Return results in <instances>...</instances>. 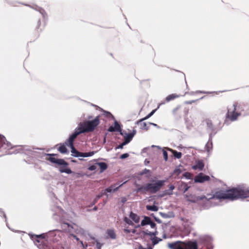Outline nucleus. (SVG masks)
Listing matches in <instances>:
<instances>
[{
  "mask_svg": "<svg viewBox=\"0 0 249 249\" xmlns=\"http://www.w3.org/2000/svg\"><path fill=\"white\" fill-rule=\"evenodd\" d=\"M138 249H153L151 247H148L147 248H143L141 245H139Z\"/></svg>",
  "mask_w": 249,
  "mask_h": 249,
  "instance_id": "nucleus-39",
  "label": "nucleus"
},
{
  "mask_svg": "<svg viewBox=\"0 0 249 249\" xmlns=\"http://www.w3.org/2000/svg\"><path fill=\"white\" fill-rule=\"evenodd\" d=\"M129 217L136 223H139L140 221L139 216L132 212H131L130 213Z\"/></svg>",
  "mask_w": 249,
  "mask_h": 249,
  "instance_id": "nucleus-16",
  "label": "nucleus"
},
{
  "mask_svg": "<svg viewBox=\"0 0 249 249\" xmlns=\"http://www.w3.org/2000/svg\"><path fill=\"white\" fill-rule=\"evenodd\" d=\"M58 150L62 154H66L68 152V150L64 144H60Z\"/></svg>",
  "mask_w": 249,
  "mask_h": 249,
  "instance_id": "nucleus-21",
  "label": "nucleus"
},
{
  "mask_svg": "<svg viewBox=\"0 0 249 249\" xmlns=\"http://www.w3.org/2000/svg\"><path fill=\"white\" fill-rule=\"evenodd\" d=\"M210 178L209 176L205 175L202 173H199L195 178V181L196 182L203 183L206 181H209Z\"/></svg>",
  "mask_w": 249,
  "mask_h": 249,
  "instance_id": "nucleus-9",
  "label": "nucleus"
},
{
  "mask_svg": "<svg viewBox=\"0 0 249 249\" xmlns=\"http://www.w3.org/2000/svg\"><path fill=\"white\" fill-rule=\"evenodd\" d=\"M144 120H142V119L137 122V124L140 126L141 129L147 131L148 130V127L147 126V124L145 122H143Z\"/></svg>",
  "mask_w": 249,
  "mask_h": 249,
  "instance_id": "nucleus-14",
  "label": "nucleus"
},
{
  "mask_svg": "<svg viewBox=\"0 0 249 249\" xmlns=\"http://www.w3.org/2000/svg\"><path fill=\"white\" fill-rule=\"evenodd\" d=\"M188 187H187V188H186L185 189V190L184 192L188 190Z\"/></svg>",
  "mask_w": 249,
  "mask_h": 249,
  "instance_id": "nucleus-53",
  "label": "nucleus"
},
{
  "mask_svg": "<svg viewBox=\"0 0 249 249\" xmlns=\"http://www.w3.org/2000/svg\"><path fill=\"white\" fill-rule=\"evenodd\" d=\"M124 145H125V144H124V142H123L122 144H120V145L118 146V148H123V147Z\"/></svg>",
  "mask_w": 249,
  "mask_h": 249,
  "instance_id": "nucleus-47",
  "label": "nucleus"
},
{
  "mask_svg": "<svg viewBox=\"0 0 249 249\" xmlns=\"http://www.w3.org/2000/svg\"><path fill=\"white\" fill-rule=\"evenodd\" d=\"M108 131L109 132H111L116 131V130L114 128V127H113V126H109L108 129Z\"/></svg>",
  "mask_w": 249,
  "mask_h": 249,
  "instance_id": "nucleus-38",
  "label": "nucleus"
},
{
  "mask_svg": "<svg viewBox=\"0 0 249 249\" xmlns=\"http://www.w3.org/2000/svg\"><path fill=\"white\" fill-rule=\"evenodd\" d=\"M94 154V152H85L83 153V157H88L92 156Z\"/></svg>",
  "mask_w": 249,
  "mask_h": 249,
  "instance_id": "nucleus-28",
  "label": "nucleus"
},
{
  "mask_svg": "<svg viewBox=\"0 0 249 249\" xmlns=\"http://www.w3.org/2000/svg\"><path fill=\"white\" fill-rule=\"evenodd\" d=\"M97 163H95L94 165L90 166L88 168V170L89 171H93V170H96L97 169Z\"/></svg>",
  "mask_w": 249,
  "mask_h": 249,
  "instance_id": "nucleus-29",
  "label": "nucleus"
},
{
  "mask_svg": "<svg viewBox=\"0 0 249 249\" xmlns=\"http://www.w3.org/2000/svg\"><path fill=\"white\" fill-rule=\"evenodd\" d=\"M249 197V189L242 187L233 188L228 190H218L209 199H230L233 200Z\"/></svg>",
  "mask_w": 249,
  "mask_h": 249,
  "instance_id": "nucleus-1",
  "label": "nucleus"
},
{
  "mask_svg": "<svg viewBox=\"0 0 249 249\" xmlns=\"http://www.w3.org/2000/svg\"><path fill=\"white\" fill-rule=\"evenodd\" d=\"M11 148V144L6 141L4 136L0 135V150L10 149Z\"/></svg>",
  "mask_w": 249,
  "mask_h": 249,
  "instance_id": "nucleus-7",
  "label": "nucleus"
},
{
  "mask_svg": "<svg viewBox=\"0 0 249 249\" xmlns=\"http://www.w3.org/2000/svg\"><path fill=\"white\" fill-rule=\"evenodd\" d=\"M170 249H198L196 241H180L169 243L167 245Z\"/></svg>",
  "mask_w": 249,
  "mask_h": 249,
  "instance_id": "nucleus-3",
  "label": "nucleus"
},
{
  "mask_svg": "<svg viewBox=\"0 0 249 249\" xmlns=\"http://www.w3.org/2000/svg\"><path fill=\"white\" fill-rule=\"evenodd\" d=\"M95 242L96 243V248L97 249H101L103 244L98 242L97 240H96Z\"/></svg>",
  "mask_w": 249,
  "mask_h": 249,
  "instance_id": "nucleus-34",
  "label": "nucleus"
},
{
  "mask_svg": "<svg viewBox=\"0 0 249 249\" xmlns=\"http://www.w3.org/2000/svg\"><path fill=\"white\" fill-rule=\"evenodd\" d=\"M99 124V116H98L93 120L88 121L83 123H80L78 128L82 133L90 132L94 131L95 128Z\"/></svg>",
  "mask_w": 249,
  "mask_h": 249,
  "instance_id": "nucleus-5",
  "label": "nucleus"
},
{
  "mask_svg": "<svg viewBox=\"0 0 249 249\" xmlns=\"http://www.w3.org/2000/svg\"><path fill=\"white\" fill-rule=\"evenodd\" d=\"M169 188H170V190H171V191H172L173 190H174V189L175 187H174V185H171V186H170V187H169Z\"/></svg>",
  "mask_w": 249,
  "mask_h": 249,
  "instance_id": "nucleus-48",
  "label": "nucleus"
},
{
  "mask_svg": "<svg viewBox=\"0 0 249 249\" xmlns=\"http://www.w3.org/2000/svg\"><path fill=\"white\" fill-rule=\"evenodd\" d=\"M46 156H49L48 158H46V160H48L52 163H56L59 165H63V166L59 168V171L60 173H66L67 174H71L72 173L71 170L67 167L68 165V163L61 159H55L54 157L57 156L58 155L56 154H46Z\"/></svg>",
  "mask_w": 249,
  "mask_h": 249,
  "instance_id": "nucleus-4",
  "label": "nucleus"
},
{
  "mask_svg": "<svg viewBox=\"0 0 249 249\" xmlns=\"http://www.w3.org/2000/svg\"><path fill=\"white\" fill-rule=\"evenodd\" d=\"M83 153L79 152V154L78 155H74V156L78 157H83Z\"/></svg>",
  "mask_w": 249,
  "mask_h": 249,
  "instance_id": "nucleus-43",
  "label": "nucleus"
},
{
  "mask_svg": "<svg viewBox=\"0 0 249 249\" xmlns=\"http://www.w3.org/2000/svg\"><path fill=\"white\" fill-rule=\"evenodd\" d=\"M237 103H234L232 106L227 108V112L225 115L224 124H228L229 121L234 122L237 120L241 116V113L237 110Z\"/></svg>",
  "mask_w": 249,
  "mask_h": 249,
  "instance_id": "nucleus-6",
  "label": "nucleus"
},
{
  "mask_svg": "<svg viewBox=\"0 0 249 249\" xmlns=\"http://www.w3.org/2000/svg\"><path fill=\"white\" fill-rule=\"evenodd\" d=\"M163 158H164V160L165 161H167L168 160V153L164 150H163Z\"/></svg>",
  "mask_w": 249,
  "mask_h": 249,
  "instance_id": "nucleus-33",
  "label": "nucleus"
},
{
  "mask_svg": "<svg viewBox=\"0 0 249 249\" xmlns=\"http://www.w3.org/2000/svg\"><path fill=\"white\" fill-rule=\"evenodd\" d=\"M136 133V131L133 130L132 133H125V135L124 136V144H126L129 143L132 139L134 135Z\"/></svg>",
  "mask_w": 249,
  "mask_h": 249,
  "instance_id": "nucleus-11",
  "label": "nucleus"
},
{
  "mask_svg": "<svg viewBox=\"0 0 249 249\" xmlns=\"http://www.w3.org/2000/svg\"><path fill=\"white\" fill-rule=\"evenodd\" d=\"M185 197L187 201L191 202H196L197 200H203V199H207L206 197L205 196H198L196 198H195L194 196L192 195H186L185 196Z\"/></svg>",
  "mask_w": 249,
  "mask_h": 249,
  "instance_id": "nucleus-10",
  "label": "nucleus"
},
{
  "mask_svg": "<svg viewBox=\"0 0 249 249\" xmlns=\"http://www.w3.org/2000/svg\"><path fill=\"white\" fill-rule=\"evenodd\" d=\"M79 242L84 249H87V248L88 247V244L87 243L84 244L83 241H79Z\"/></svg>",
  "mask_w": 249,
  "mask_h": 249,
  "instance_id": "nucleus-36",
  "label": "nucleus"
},
{
  "mask_svg": "<svg viewBox=\"0 0 249 249\" xmlns=\"http://www.w3.org/2000/svg\"><path fill=\"white\" fill-rule=\"evenodd\" d=\"M184 176L187 178H189V177L190 176V174L189 173H185L184 174Z\"/></svg>",
  "mask_w": 249,
  "mask_h": 249,
  "instance_id": "nucleus-46",
  "label": "nucleus"
},
{
  "mask_svg": "<svg viewBox=\"0 0 249 249\" xmlns=\"http://www.w3.org/2000/svg\"><path fill=\"white\" fill-rule=\"evenodd\" d=\"M151 240L152 241V243L153 245H155L159 243L160 241H161V239L158 238V237L154 236L151 238Z\"/></svg>",
  "mask_w": 249,
  "mask_h": 249,
  "instance_id": "nucleus-26",
  "label": "nucleus"
},
{
  "mask_svg": "<svg viewBox=\"0 0 249 249\" xmlns=\"http://www.w3.org/2000/svg\"><path fill=\"white\" fill-rule=\"evenodd\" d=\"M128 156H129L128 154L125 153V154H123L121 155V156H120V158L122 159H124L127 158Z\"/></svg>",
  "mask_w": 249,
  "mask_h": 249,
  "instance_id": "nucleus-37",
  "label": "nucleus"
},
{
  "mask_svg": "<svg viewBox=\"0 0 249 249\" xmlns=\"http://www.w3.org/2000/svg\"><path fill=\"white\" fill-rule=\"evenodd\" d=\"M124 221H125V222H126L127 224L130 225H133L132 221L126 217H125L124 218Z\"/></svg>",
  "mask_w": 249,
  "mask_h": 249,
  "instance_id": "nucleus-32",
  "label": "nucleus"
},
{
  "mask_svg": "<svg viewBox=\"0 0 249 249\" xmlns=\"http://www.w3.org/2000/svg\"><path fill=\"white\" fill-rule=\"evenodd\" d=\"M124 231L127 232V233H130L131 232V231L129 230H127V229H125L124 230Z\"/></svg>",
  "mask_w": 249,
  "mask_h": 249,
  "instance_id": "nucleus-49",
  "label": "nucleus"
},
{
  "mask_svg": "<svg viewBox=\"0 0 249 249\" xmlns=\"http://www.w3.org/2000/svg\"><path fill=\"white\" fill-rule=\"evenodd\" d=\"M149 225L150 226L151 228H153V229H156V224L155 223V222H154L153 221H152L151 220V221L150 222V223L149 224Z\"/></svg>",
  "mask_w": 249,
  "mask_h": 249,
  "instance_id": "nucleus-35",
  "label": "nucleus"
},
{
  "mask_svg": "<svg viewBox=\"0 0 249 249\" xmlns=\"http://www.w3.org/2000/svg\"><path fill=\"white\" fill-rule=\"evenodd\" d=\"M101 197V196H99H99H96V197L95 198V199L94 200V201H93V204H95L97 202V200H98V199H99Z\"/></svg>",
  "mask_w": 249,
  "mask_h": 249,
  "instance_id": "nucleus-42",
  "label": "nucleus"
},
{
  "mask_svg": "<svg viewBox=\"0 0 249 249\" xmlns=\"http://www.w3.org/2000/svg\"><path fill=\"white\" fill-rule=\"evenodd\" d=\"M107 233L108 236L111 239H115L116 237V233L114 230L109 229L107 231Z\"/></svg>",
  "mask_w": 249,
  "mask_h": 249,
  "instance_id": "nucleus-19",
  "label": "nucleus"
},
{
  "mask_svg": "<svg viewBox=\"0 0 249 249\" xmlns=\"http://www.w3.org/2000/svg\"><path fill=\"white\" fill-rule=\"evenodd\" d=\"M204 167V164L203 160H198L196 161V164L192 166V168L194 170L198 169L199 170L201 171L203 170Z\"/></svg>",
  "mask_w": 249,
  "mask_h": 249,
  "instance_id": "nucleus-13",
  "label": "nucleus"
},
{
  "mask_svg": "<svg viewBox=\"0 0 249 249\" xmlns=\"http://www.w3.org/2000/svg\"><path fill=\"white\" fill-rule=\"evenodd\" d=\"M94 211H96L97 210V207L96 206L94 207L93 209Z\"/></svg>",
  "mask_w": 249,
  "mask_h": 249,
  "instance_id": "nucleus-51",
  "label": "nucleus"
},
{
  "mask_svg": "<svg viewBox=\"0 0 249 249\" xmlns=\"http://www.w3.org/2000/svg\"><path fill=\"white\" fill-rule=\"evenodd\" d=\"M155 112V110L152 111L149 114H148L146 116L142 118V120H145L150 118Z\"/></svg>",
  "mask_w": 249,
  "mask_h": 249,
  "instance_id": "nucleus-30",
  "label": "nucleus"
},
{
  "mask_svg": "<svg viewBox=\"0 0 249 249\" xmlns=\"http://www.w3.org/2000/svg\"><path fill=\"white\" fill-rule=\"evenodd\" d=\"M158 233V232L156 230H155V231H153V232H151V231H148L147 230L145 232V234H147V235H149V236H151V239L155 236Z\"/></svg>",
  "mask_w": 249,
  "mask_h": 249,
  "instance_id": "nucleus-25",
  "label": "nucleus"
},
{
  "mask_svg": "<svg viewBox=\"0 0 249 249\" xmlns=\"http://www.w3.org/2000/svg\"><path fill=\"white\" fill-rule=\"evenodd\" d=\"M113 127H114L116 131H121V126L117 121L114 122V126Z\"/></svg>",
  "mask_w": 249,
  "mask_h": 249,
  "instance_id": "nucleus-24",
  "label": "nucleus"
},
{
  "mask_svg": "<svg viewBox=\"0 0 249 249\" xmlns=\"http://www.w3.org/2000/svg\"><path fill=\"white\" fill-rule=\"evenodd\" d=\"M155 112V110L152 111L149 114H148L146 116L142 118V120H145L150 118Z\"/></svg>",
  "mask_w": 249,
  "mask_h": 249,
  "instance_id": "nucleus-31",
  "label": "nucleus"
},
{
  "mask_svg": "<svg viewBox=\"0 0 249 249\" xmlns=\"http://www.w3.org/2000/svg\"><path fill=\"white\" fill-rule=\"evenodd\" d=\"M71 236H72L74 239H75L77 241H80L79 240V238L77 237L75 235L72 234Z\"/></svg>",
  "mask_w": 249,
  "mask_h": 249,
  "instance_id": "nucleus-44",
  "label": "nucleus"
},
{
  "mask_svg": "<svg viewBox=\"0 0 249 249\" xmlns=\"http://www.w3.org/2000/svg\"><path fill=\"white\" fill-rule=\"evenodd\" d=\"M179 107H177V108H175V109L173 110V113H174V114H177L178 111V110H179Z\"/></svg>",
  "mask_w": 249,
  "mask_h": 249,
  "instance_id": "nucleus-45",
  "label": "nucleus"
},
{
  "mask_svg": "<svg viewBox=\"0 0 249 249\" xmlns=\"http://www.w3.org/2000/svg\"><path fill=\"white\" fill-rule=\"evenodd\" d=\"M125 201H126V199L125 198H124L123 199L122 202H125Z\"/></svg>",
  "mask_w": 249,
  "mask_h": 249,
  "instance_id": "nucleus-52",
  "label": "nucleus"
},
{
  "mask_svg": "<svg viewBox=\"0 0 249 249\" xmlns=\"http://www.w3.org/2000/svg\"><path fill=\"white\" fill-rule=\"evenodd\" d=\"M204 122L207 125L208 129L210 131H213V125L212 120L209 119H206L205 120Z\"/></svg>",
  "mask_w": 249,
  "mask_h": 249,
  "instance_id": "nucleus-15",
  "label": "nucleus"
},
{
  "mask_svg": "<svg viewBox=\"0 0 249 249\" xmlns=\"http://www.w3.org/2000/svg\"><path fill=\"white\" fill-rule=\"evenodd\" d=\"M179 97V95H178L176 93L171 94L168 95L166 97L165 100L166 102H170L171 100H173Z\"/></svg>",
  "mask_w": 249,
  "mask_h": 249,
  "instance_id": "nucleus-18",
  "label": "nucleus"
},
{
  "mask_svg": "<svg viewBox=\"0 0 249 249\" xmlns=\"http://www.w3.org/2000/svg\"><path fill=\"white\" fill-rule=\"evenodd\" d=\"M154 183H148L145 185L142 186L138 189L139 192L146 194L149 192L151 194H155L159 192L162 187L164 185L165 181L164 180H159L157 181L152 180Z\"/></svg>",
  "mask_w": 249,
  "mask_h": 249,
  "instance_id": "nucleus-2",
  "label": "nucleus"
},
{
  "mask_svg": "<svg viewBox=\"0 0 249 249\" xmlns=\"http://www.w3.org/2000/svg\"><path fill=\"white\" fill-rule=\"evenodd\" d=\"M149 124H151V125H155V126H156L157 124H154V123H149Z\"/></svg>",
  "mask_w": 249,
  "mask_h": 249,
  "instance_id": "nucleus-50",
  "label": "nucleus"
},
{
  "mask_svg": "<svg viewBox=\"0 0 249 249\" xmlns=\"http://www.w3.org/2000/svg\"><path fill=\"white\" fill-rule=\"evenodd\" d=\"M151 221V219L149 217L144 216V219L142 221L141 224L142 226L149 225Z\"/></svg>",
  "mask_w": 249,
  "mask_h": 249,
  "instance_id": "nucleus-20",
  "label": "nucleus"
},
{
  "mask_svg": "<svg viewBox=\"0 0 249 249\" xmlns=\"http://www.w3.org/2000/svg\"><path fill=\"white\" fill-rule=\"evenodd\" d=\"M196 101H197V100H190V101H187L185 102V104H192V103H194L195 102H196Z\"/></svg>",
  "mask_w": 249,
  "mask_h": 249,
  "instance_id": "nucleus-40",
  "label": "nucleus"
},
{
  "mask_svg": "<svg viewBox=\"0 0 249 249\" xmlns=\"http://www.w3.org/2000/svg\"><path fill=\"white\" fill-rule=\"evenodd\" d=\"M81 133V131L78 130V128H77L74 133H73L65 142L66 144L68 146H72V145H73L74 140L78 135Z\"/></svg>",
  "mask_w": 249,
  "mask_h": 249,
  "instance_id": "nucleus-8",
  "label": "nucleus"
},
{
  "mask_svg": "<svg viewBox=\"0 0 249 249\" xmlns=\"http://www.w3.org/2000/svg\"><path fill=\"white\" fill-rule=\"evenodd\" d=\"M149 173H150L149 170L145 169L142 171V173H141V175H143V174H145Z\"/></svg>",
  "mask_w": 249,
  "mask_h": 249,
  "instance_id": "nucleus-41",
  "label": "nucleus"
},
{
  "mask_svg": "<svg viewBox=\"0 0 249 249\" xmlns=\"http://www.w3.org/2000/svg\"><path fill=\"white\" fill-rule=\"evenodd\" d=\"M99 166L100 169V172L102 173L107 168V165L105 162H97V167Z\"/></svg>",
  "mask_w": 249,
  "mask_h": 249,
  "instance_id": "nucleus-17",
  "label": "nucleus"
},
{
  "mask_svg": "<svg viewBox=\"0 0 249 249\" xmlns=\"http://www.w3.org/2000/svg\"><path fill=\"white\" fill-rule=\"evenodd\" d=\"M170 151H172V152L174 156L177 158V159H180L181 158L182 156V153L179 152H178L176 150H174L172 149H170Z\"/></svg>",
  "mask_w": 249,
  "mask_h": 249,
  "instance_id": "nucleus-22",
  "label": "nucleus"
},
{
  "mask_svg": "<svg viewBox=\"0 0 249 249\" xmlns=\"http://www.w3.org/2000/svg\"><path fill=\"white\" fill-rule=\"evenodd\" d=\"M71 149V153H72V155L73 156H74V155H78V154H79V151H78L74 147L73 145H72V146H69Z\"/></svg>",
  "mask_w": 249,
  "mask_h": 249,
  "instance_id": "nucleus-27",
  "label": "nucleus"
},
{
  "mask_svg": "<svg viewBox=\"0 0 249 249\" xmlns=\"http://www.w3.org/2000/svg\"><path fill=\"white\" fill-rule=\"evenodd\" d=\"M146 209L147 210L156 212L158 210V208L155 205H147L146 206Z\"/></svg>",
  "mask_w": 249,
  "mask_h": 249,
  "instance_id": "nucleus-23",
  "label": "nucleus"
},
{
  "mask_svg": "<svg viewBox=\"0 0 249 249\" xmlns=\"http://www.w3.org/2000/svg\"><path fill=\"white\" fill-rule=\"evenodd\" d=\"M127 181H125L122 184H120L118 186L116 187V185L118 184H114L113 185H111L109 187H108L106 189V191L108 193H111L112 192H116L121 187H122L124 184Z\"/></svg>",
  "mask_w": 249,
  "mask_h": 249,
  "instance_id": "nucleus-12",
  "label": "nucleus"
}]
</instances>
